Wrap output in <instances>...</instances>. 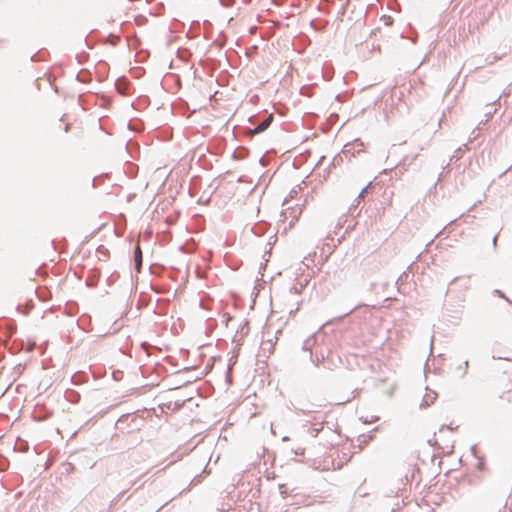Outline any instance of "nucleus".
<instances>
[{"mask_svg": "<svg viewBox=\"0 0 512 512\" xmlns=\"http://www.w3.org/2000/svg\"><path fill=\"white\" fill-rule=\"evenodd\" d=\"M318 337L319 336L317 334L309 336L303 341L302 349L310 353V360L316 366H319L321 363H323L327 369L332 370L333 367L336 366V363L332 358V350H328L327 355H324L323 350L316 349L315 352L312 350L313 347H315L318 343Z\"/></svg>", "mask_w": 512, "mask_h": 512, "instance_id": "obj_1", "label": "nucleus"}, {"mask_svg": "<svg viewBox=\"0 0 512 512\" xmlns=\"http://www.w3.org/2000/svg\"><path fill=\"white\" fill-rule=\"evenodd\" d=\"M0 329H4L6 336L10 337L16 332L17 325L14 320L3 318L0 319Z\"/></svg>", "mask_w": 512, "mask_h": 512, "instance_id": "obj_2", "label": "nucleus"}, {"mask_svg": "<svg viewBox=\"0 0 512 512\" xmlns=\"http://www.w3.org/2000/svg\"><path fill=\"white\" fill-rule=\"evenodd\" d=\"M115 88L120 94L127 95L129 93L130 82L125 77L118 78L115 82Z\"/></svg>", "mask_w": 512, "mask_h": 512, "instance_id": "obj_3", "label": "nucleus"}, {"mask_svg": "<svg viewBox=\"0 0 512 512\" xmlns=\"http://www.w3.org/2000/svg\"><path fill=\"white\" fill-rule=\"evenodd\" d=\"M101 273L98 269H92L89 272V275L86 279V286L90 288H94L97 286L100 280Z\"/></svg>", "mask_w": 512, "mask_h": 512, "instance_id": "obj_4", "label": "nucleus"}, {"mask_svg": "<svg viewBox=\"0 0 512 512\" xmlns=\"http://www.w3.org/2000/svg\"><path fill=\"white\" fill-rule=\"evenodd\" d=\"M133 259L135 269L139 272L143 265V253L139 244H137L134 248Z\"/></svg>", "mask_w": 512, "mask_h": 512, "instance_id": "obj_5", "label": "nucleus"}, {"mask_svg": "<svg viewBox=\"0 0 512 512\" xmlns=\"http://www.w3.org/2000/svg\"><path fill=\"white\" fill-rule=\"evenodd\" d=\"M64 397L68 402H70L72 404L79 403V401L81 399L79 392H77L76 390H73V389H67L65 391Z\"/></svg>", "mask_w": 512, "mask_h": 512, "instance_id": "obj_6", "label": "nucleus"}, {"mask_svg": "<svg viewBox=\"0 0 512 512\" xmlns=\"http://www.w3.org/2000/svg\"><path fill=\"white\" fill-rule=\"evenodd\" d=\"M76 78L81 83H89L92 80V75L88 70L82 69L78 72Z\"/></svg>", "mask_w": 512, "mask_h": 512, "instance_id": "obj_7", "label": "nucleus"}, {"mask_svg": "<svg viewBox=\"0 0 512 512\" xmlns=\"http://www.w3.org/2000/svg\"><path fill=\"white\" fill-rule=\"evenodd\" d=\"M469 368V361L465 360L462 363H460L456 368L455 371L457 372L458 376L460 378H464L466 374L468 373Z\"/></svg>", "mask_w": 512, "mask_h": 512, "instance_id": "obj_8", "label": "nucleus"}, {"mask_svg": "<svg viewBox=\"0 0 512 512\" xmlns=\"http://www.w3.org/2000/svg\"><path fill=\"white\" fill-rule=\"evenodd\" d=\"M463 147H464V148L459 147V148L454 152V154L450 157V161H449V163L446 165V167H449V166H450V164H451L452 162H457L458 160H460V159L462 158V156H463V150H464V149H468V144H464V145H463Z\"/></svg>", "mask_w": 512, "mask_h": 512, "instance_id": "obj_9", "label": "nucleus"}, {"mask_svg": "<svg viewBox=\"0 0 512 512\" xmlns=\"http://www.w3.org/2000/svg\"><path fill=\"white\" fill-rule=\"evenodd\" d=\"M272 120H273V115L271 114V115L267 116L260 124H258L255 127V130L258 133L265 131L270 126Z\"/></svg>", "mask_w": 512, "mask_h": 512, "instance_id": "obj_10", "label": "nucleus"}, {"mask_svg": "<svg viewBox=\"0 0 512 512\" xmlns=\"http://www.w3.org/2000/svg\"><path fill=\"white\" fill-rule=\"evenodd\" d=\"M266 229L267 224L265 222H260L252 227V232L257 236H262L266 232Z\"/></svg>", "mask_w": 512, "mask_h": 512, "instance_id": "obj_11", "label": "nucleus"}, {"mask_svg": "<svg viewBox=\"0 0 512 512\" xmlns=\"http://www.w3.org/2000/svg\"><path fill=\"white\" fill-rule=\"evenodd\" d=\"M433 396L427 394L424 399L422 400V403L420 405L421 408H426L428 406H430L433 401L436 399V393L435 392H432Z\"/></svg>", "mask_w": 512, "mask_h": 512, "instance_id": "obj_12", "label": "nucleus"}, {"mask_svg": "<svg viewBox=\"0 0 512 512\" xmlns=\"http://www.w3.org/2000/svg\"><path fill=\"white\" fill-rule=\"evenodd\" d=\"M261 349L263 352L272 353L274 350V342L272 340L262 341Z\"/></svg>", "mask_w": 512, "mask_h": 512, "instance_id": "obj_13", "label": "nucleus"}, {"mask_svg": "<svg viewBox=\"0 0 512 512\" xmlns=\"http://www.w3.org/2000/svg\"><path fill=\"white\" fill-rule=\"evenodd\" d=\"M355 146L354 144L352 143H348L344 146V149H343V153L346 155V154H351V155H354L355 154Z\"/></svg>", "mask_w": 512, "mask_h": 512, "instance_id": "obj_14", "label": "nucleus"}, {"mask_svg": "<svg viewBox=\"0 0 512 512\" xmlns=\"http://www.w3.org/2000/svg\"><path fill=\"white\" fill-rule=\"evenodd\" d=\"M371 187V183H369L367 186H365L360 193L358 194V197L356 199L357 203L360 202V200L364 199L366 193L368 192V189Z\"/></svg>", "mask_w": 512, "mask_h": 512, "instance_id": "obj_15", "label": "nucleus"}, {"mask_svg": "<svg viewBox=\"0 0 512 512\" xmlns=\"http://www.w3.org/2000/svg\"><path fill=\"white\" fill-rule=\"evenodd\" d=\"M97 252L104 258H108L109 257V250L107 248H105L103 245H100L98 248H97Z\"/></svg>", "mask_w": 512, "mask_h": 512, "instance_id": "obj_16", "label": "nucleus"}, {"mask_svg": "<svg viewBox=\"0 0 512 512\" xmlns=\"http://www.w3.org/2000/svg\"><path fill=\"white\" fill-rule=\"evenodd\" d=\"M105 175L96 176L93 178V187H98L101 182L104 180Z\"/></svg>", "mask_w": 512, "mask_h": 512, "instance_id": "obj_17", "label": "nucleus"}, {"mask_svg": "<svg viewBox=\"0 0 512 512\" xmlns=\"http://www.w3.org/2000/svg\"><path fill=\"white\" fill-rule=\"evenodd\" d=\"M44 60V57L43 55L40 53V52H37L35 54H33L31 56V61L32 62H40V61H43Z\"/></svg>", "mask_w": 512, "mask_h": 512, "instance_id": "obj_18", "label": "nucleus"}, {"mask_svg": "<svg viewBox=\"0 0 512 512\" xmlns=\"http://www.w3.org/2000/svg\"><path fill=\"white\" fill-rule=\"evenodd\" d=\"M352 144H354L355 146V151L357 153H359L360 151H362V147H363V142L360 141L359 139L355 140Z\"/></svg>", "mask_w": 512, "mask_h": 512, "instance_id": "obj_19", "label": "nucleus"}, {"mask_svg": "<svg viewBox=\"0 0 512 512\" xmlns=\"http://www.w3.org/2000/svg\"><path fill=\"white\" fill-rule=\"evenodd\" d=\"M279 491L283 498H286L288 496L287 486L285 484L279 485Z\"/></svg>", "mask_w": 512, "mask_h": 512, "instance_id": "obj_20", "label": "nucleus"}, {"mask_svg": "<svg viewBox=\"0 0 512 512\" xmlns=\"http://www.w3.org/2000/svg\"><path fill=\"white\" fill-rule=\"evenodd\" d=\"M360 212H357V205L352 204L349 208V215L354 217L355 215H359Z\"/></svg>", "mask_w": 512, "mask_h": 512, "instance_id": "obj_21", "label": "nucleus"}, {"mask_svg": "<svg viewBox=\"0 0 512 512\" xmlns=\"http://www.w3.org/2000/svg\"><path fill=\"white\" fill-rule=\"evenodd\" d=\"M141 348L147 353L149 354V351L150 349L153 348V346L151 344H149L148 342L144 341L141 343Z\"/></svg>", "mask_w": 512, "mask_h": 512, "instance_id": "obj_22", "label": "nucleus"}, {"mask_svg": "<svg viewBox=\"0 0 512 512\" xmlns=\"http://www.w3.org/2000/svg\"><path fill=\"white\" fill-rule=\"evenodd\" d=\"M219 1L223 7H231V6H233V4L235 2V0H219Z\"/></svg>", "mask_w": 512, "mask_h": 512, "instance_id": "obj_23", "label": "nucleus"}, {"mask_svg": "<svg viewBox=\"0 0 512 512\" xmlns=\"http://www.w3.org/2000/svg\"><path fill=\"white\" fill-rule=\"evenodd\" d=\"M81 377H82L81 375L74 374V375L72 376V378H71L72 383H73V384H75V385L80 384V383H81V381H82V380L80 379Z\"/></svg>", "mask_w": 512, "mask_h": 512, "instance_id": "obj_24", "label": "nucleus"}, {"mask_svg": "<svg viewBox=\"0 0 512 512\" xmlns=\"http://www.w3.org/2000/svg\"><path fill=\"white\" fill-rule=\"evenodd\" d=\"M494 294L498 295L501 298H504L508 303L512 304V301L508 299L501 290H495Z\"/></svg>", "mask_w": 512, "mask_h": 512, "instance_id": "obj_25", "label": "nucleus"}, {"mask_svg": "<svg viewBox=\"0 0 512 512\" xmlns=\"http://www.w3.org/2000/svg\"><path fill=\"white\" fill-rule=\"evenodd\" d=\"M292 452L296 455V456H303L305 454V449L304 448H297L295 450H292Z\"/></svg>", "mask_w": 512, "mask_h": 512, "instance_id": "obj_26", "label": "nucleus"}, {"mask_svg": "<svg viewBox=\"0 0 512 512\" xmlns=\"http://www.w3.org/2000/svg\"><path fill=\"white\" fill-rule=\"evenodd\" d=\"M479 129L475 128L472 133H471V136L469 138L470 142L475 140L478 136H479Z\"/></svg>", "mask_w": 512, "mask_h": 512, "instance_id": "obj_27", "label": "nucleus"}, {"mask_svg": "<svg viewBox=\"0 0 512 512\" xmlns=\"http://www.w3.org/2000/svg\"><path fill=\"white\" fill-rule=\"evenodd\" d=\"M129 417H130V415H129V414H124V415H122V416L118 419V421H117V423H116V424L118 425V424H120V423H123L124 421L128 420V418H129Z\"/></svg>", "mask_w": 512, "mask_h": 512, "instance_id": "obj_28", "label": "nucleus"}, {"mask_svg": "<svg viewBox=\"0 0 512 512\" xmlns=\"http://www.w3.org/2000/svg\"><path fill=\"white\" fill-rule=\"evenodd\" d=\"M379 419H380L379 416H373L370 420L365 419V420H363V422L364 423H374V422H377Z\"/></svg>", "mask_w": 512, "mask_h": 512, "instance_id": "obj_29", "label": "nucleus"}, {"mask_svg": "<svg viewBox=\"0 0 512 512\" xmlns=\"http://www.w3.org/2000/svg\"><path fill=\"white\" fill-rule=\"evenodd\" d=\"M493 359H504V360H508V361H512V357H509V356H493Z\"/></svg>", "mask_w": 512, "mask_h": 512, "instance_id": "obj_30", "label": "nucleus"}, {"mask_svg": "<svg viewBox=\"0 0 512 512\" xmlns=\"http://www.w3.org/2000/svg\"><path fill=\"white\" fill-rule=\"evenodd\" d=\"M37 295L40 300H42V301L46 300L45 293H40L39 291H37Z\"/></svg>", "mask_w": 512, "mask_h": 512, "instance_id": "obj_31", "label": "nucleus"}, {"mask_svg": "<svg viewBox=\"0 0 512 512\" xmlns=\"http://www.w3.org/2000/svg\"><path fill=\"white\" fill-rule=\"evenodd\" d=\"M477 467L479 470L484 469V461L482 459L479 460Z\"/></svg>", "mask_w": 512, "mask_h": 512, "instance_id": "obj_32", "label": "nucleus"}, {"mask_svg": "<svg viewBox=\"0 0 512 512\" xmlns=\"http://www.w3.org/2000/svg\"><path fill=\"white\" fill-rule=\"evenodd\" d=\"M49 417L48 414H45V416H35V418L38 420V421H43L45 419H47Z\"/></svg>", "mask_w": 512, "mask_h": 512, "instance_id": "obj_33", "label": "nucleus"}, {"mask_svg": "<svg viewBox=\"0 0 512 512\" xmlns=\"http://www.w3.org/2000/svg\"><path fill=\"white\" fill-rule=\"evenodd\" d=\"M487 122H488V119H486L485 121H481V122L479 123V125L477 126V129H479V130H480L481 128H483V126H484V125H486V123H487Z\"/></svg>", "mask_w": 512, "mask_h": 512, "instance_id": "obj_34", "label": "nucleus"}, {"mask_svg": "<svg viewBox=\"0 0 512 512\" xmlns=\"http://www.w3.org/2000/svg\"><path fill=\"white\" fill-rule=\"evenodd\" d=\"M487 122H488V119H486L485 121H481V122L479 123V125L477 126V129H479V130H480L481 128H483V126H484V125H486V123H487Z\"/></svg>", "mask_w": 512, "mask_h": 512, "instance_id": "obj_35", "label": "nucleus"}, {"mask_svg": "<svg viewBox=\"0 0 512 512\" xmlns=\"http://www.w3.org/2000/svg\"><path fill=\"white\" fill-rule=\"evenodd\" d=\"M87 57H88V54H84V55H80V56H78V61H79V63H82V62H83V60H84V58H87Z\"/></svg>", "mask_w": 512, "mask_h": 512, "instance_id": "obj_36", "label": "nucleus"}, {"mask_svg": "<svg viewBox=\"0 0 512 512\" xmlns=\"http://www.w3.org/2000/svg\"><path fill=\"white\" fill-rule=\"evenodd\" d=\"M87 57H88V54H84V55H80V56H78V61H79V63H82V62H83V60H84V58H87Z\"/></svg>", "mask_w": 512, "mask_h": 512, "instance_id": "obj_37", "label": "nucleus"}, {"mask_svg": "<svg viewBox=\"0 0 512 512\" xmlns=\"http://www.w3.org/2000/svg\"><path fill=\"white\" fill-rule=\"evenodd\" d=\"M498 236L499 234H496L493 238V246L496 248L497 247V241H498Z\"/></svg>", "mask_w": 512, "mask_h": 512, "instance_id": "obj_38", "label": "nucleus"}, {"mask_svg": "<svg viewBox=\"0 0 512 512\" xmlns=\"http://www.w3.org/2000/svg\"><path fill=\"white\" fill-rule=\"evenodd\" d=\"M317 349H319V350H323V351H324V355H327V351H328V350H331V349H330V348H328V347H317Z\"/></svg>", "mask_w": 512, "mask_h": 512, "instance_id": "obj_39", "label": "nucleus"}, {"mask_svg": "<svg viewBox=\"0 0 512 512\" xmlns=\"http://www.w3.org/2000/svg\"><path fill=\"white\" fill-rule=\"evenodd\" d=\"M444 175H445V172L444 171L441 172L440 175H439L438 181H440Z\"/></svg>", "mask_w": 512, "mask_h": 512, "instance_id": "obj_40", "label": "nucleus"}, {"mask_svg": "<svg viewBox=\"0 0 512 512\" xmlns=\"http://www.w3.org/2000/svg\"><path fill=\"white\" fill-rule=\"evenodd\" d=\"M471 451H472L473 455H475V456H476V447H475V446H473V447L471 448Z\"/></svg>", "mask_w": 512, "mask_h": 512, "instance_id": "obj_41", "label": "nucleus"}, {"mask_svg": "<svg viewBox=\"0 0 512 512\" xmlns=\"http://www.w3.org/2000/svg\"><path fill=\"white\" fill-rule=\"evenodd\" d=\"M134 39H135V43H134V45H136V44H139V43H140L139 38H137V37L135 36V37H134Z\"/></svg>", "mask_w": 512, "mask_h": 512, "instance_id": "obj_42", "label": "nucleus"}, {"mask_svg": "<svg viewBox=\"0 0 512 512\" xmlns=\"http://www.w3.org/2000/svg\"><path fill=\"white\" fill-rule=\"evenodd\" d=\"M69 129H70V124H67V125L65 126V132H68V131H69Z\"/></svg>", "mask_w": 512, "mask_h": 512, "instance_id": "obj_43", "label": "nucleus"}, {"mask_svg": "<svg viewBox=\"0 0 512 512\" xmlns=\"http://www.w3.org/2000/svg\"><path fill=\"white\" fill-rule=\"evenodd\" d=\"M288 440H289V437H288V436H284V437L282 438V441H288Z\"/></svg>", "mask_w": 512, "mask_h": 512, "instance_id": "obj_44", "label": "nucleus"}, {"mask_svg": "<svg viewBox=\"0 0 512 512\" xmlns=\"http://www.w3.org/2000/svg\"><path fill=\"white\" fill-rule=\"evenodd\" d=\"M269 250H271V248ZM266 255H270V251H265L264 257H266Z\"/></svg>", "mask_w": 512, "mask_h": 512, "instance_id": "obj_45", "label": "nucleus"}, {"mask_svg": "<svg viewBox=\"0 0 512 512\" xmlns=\"http://www.w3.org/2000/svg\"><path fill=\"white\" fill-rule=\"evenodd\" d=\"M444 428H448V429H450V427H449V426L442 425V427H441L440 431H442Z\"/></svg>", "mask_w": 512, "mask_h": 512, "instance_id": "obj_46", "label": "nucleus"}, {"mask_svg": "<svg viewBox=\"0 0 512 512\" xmlns=\"http://www.w3.org/2000/svg\"><path fill=\"white\" fill-rule=\"evenodd\" d=\"M456 280H457V278H454V279L450 282V284H449V285L451 286L454 282H456Z\"/></svg>", "mask_w": 512, "mask_h": 512, "instance_id": "obj_47", "label": "nucleus"}, {"mask_svg": "<svg viewBox=\"0 0 512 512\" xmlns=\"http://www.w3.org/2000/svg\"><path fill=\"white\" fill-rule=\"evenodd\" d=\"M314 432H315L314 436H316L318 434V432H319V429H314Z\"/></svg>", "mask_w": 512, "mask_h": 512, "instance_id": "obj_48", "label": "nucleus"}, {"mask_svg": "<svg viewBox=\"0 0 512 512\" xmlns=\"http://www.w3.org/2000/svg\"><path fill=\"white\" fill-rule=\"evenodd\" d=\"M357 309H358V306H355L354 309H351V311L349 313L354 312V310H357Z\"/></svg>", "mask_w": 512, "mask_h": 512, "instance_id": "obj_49", "label": "nucleus"}, {"mask_svg": "<svg viewBox=\"0 0 512 512\" xmlns=\"http://www.w3.org/2000/svg\"><path fill=\"white\" fill-rule=\"evenodd\" d=\"M357 309H358V306H355L354 309H351V311L349 313L354 312V310H357Z\"/></svg>", "mask_w": 512, "mask_h": 512, "instance_id": "obj_50", "label": "nucleus"}, {"mask_svg": "<svg viewBox=\"0 0 512 512\" xmlns=\"http://www.w3.org/2000/svg\"><path fill=\"white\" fill-rule=\"evenodd\" d=\"M357 309H358V306H355L354 309H351V311L349 313L354 312V310H357Z\"/></svg>", "mask_w": 512, "mask_h": 512, "instance_id": "obj_51", "label": "nucleus"}, {"mask_svg": "<svg viewBox=\"0 0 512 512\" xmlns=\"http://www.w3.org/2000/svg\"><path fill=\"white\" fill-rule=\"evenodd\" d=\"M390 22H392V18L388 17L387 23H390Z\"/></svg>", "mask_w": 512, "mask_h": 512, "instance_id": "obj_52", "label": "nucleus"}, {"mask_svg": "<svg viewBox=\"0 0 512 512\" xmlns=\"http://www.w3.org/2000/svg\"><path fill=\"white\" fill-rule=\"evenodd\" d=\"M390 22H392V18L388 17L387 23H390Z\"/></svg>", "mask_w": 512, "mask_h": 512, "instance_id": "obj_53", "label": "nucleus"}, {"mask_svg": "<svg viewBox=\"0 0 512 512\" xmlns=\"http://www.w3.org/2000/svg\"><path fill=\"white\" fill-rule=\"evenodd\" d=\"M512 171V165L506 170V172Z\"/></svg>", "mask_w": 512, "mask_h": 512, "instance_id": "obj_54", "label": "nucleus"}, {"mask_svg": "<svg viewBox=\"0 0 512 512\" xmlns=\"http://www.w3.org/2000/svg\"><path fill=\"white\" fill-rule=\"evenodd\" d=\"M299 411L302 412L303 414H306V411L303 409H300Z\"/></svg>", "mask_w": 512, "mask_h": 512, "instance_id": "obj_55", "label": "nucleus"}, {"mask_svg": "<svg viewBox=\"0 0 512 512\" xmlns=\"http://www.w3.org/2000/svg\"><path fill=\"white\" fill-rule=\"evenodd\" d=\"M35 416H38V415H37V411H35ZM40 416H45V415H44V413H41V415H40Z\"/></svg>", "mask_w": 512, "mask_h": 512, "instance_id": "obj_56", "label": "nucleus"}, {"mask_svg": "<svg viewBox=\"0 0 512 512\" xmlns=\"http://www.w3.org/2000/svg\"><path fill=\"white\" fill-rule=\"evenodd\" d=\"M449 167H444L443 169H447V172H450V169H448Z\"/></svg>", "mask_w": 512, "mask_h": 512, "instance_id": "obj_57", "label": "nucleus"}, {"mask_svg": "<svg viewBox=\"0 0 512 512\" xmlns=\"http://www.w3.org/2000/svg\"><path fill=\"white\" fill-rule=\"evenodd\" d=\"M21 346H23V343H21ZM21 348H22V347H18V348H17V351H18V350H21Z\"/></svg>", "mask_w": 512, "mask_h": 512, "instance_id": "obj_58", "label": "nucleus"}, {"mask_svg": "<svg viewBox=\"0 0 512 512\" xmlns=\"http://www.w3.org/2000/svg\"><path fill=\"white\" fill-rule=\"evenodd\" d=\"M155 512H159V510L155 511Z\"/></svg>", "mask_w": 512, "mask_h": 512, "instance_id": "obj_59", "label": "nucleus"}]
</instances>
